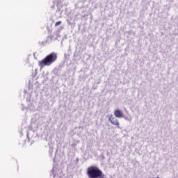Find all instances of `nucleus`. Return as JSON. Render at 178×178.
<instances>
[{"label": "nucleus", "mask_w": 178, "mask_h": 178, "mask_svg": "<svg viewBox=\"0 0 178 178\" xmlns=\"http://www.w3.org/2000/svg\"><path fill=\"white\" fill-rule=\"evenodd\" d=\"M57 59H58V54L55 52H52L48 54L45 57V58H43L42 60H40L38 62V65L41 69H43V67H45V66H51L52 63H54V62H56Z\"/></svg>", "instance_id": "obj_1"}, {"label": "nucleus", "mask_w": 178, "mask_h": 178, "mask_svg": "<svg viewBox=\"0 0 178 178\" xmlns=\"http://www.w3.org/2000/svg\"><path fill=\"white\" fill-rule=\"evenodd\" d=\"M87 175L89 178H104L105 175L102 173V171L97 166H90L87 169Z\"/></svg>", "instance_id": "obj_2"}, {"label": "nucleus", "mask_w": 178, "mask_h": 178, "mask_svg": "<svg viewBox=\"0 0 178 178\" xmlns=\"http://www.w3.org/2000/svg\"><path fill=\"white\" fill-rule=\"evenodd\" d=\"M108 122L111 123V124H113V126H116L118 129H120V123L119 122V120L113 116V114H110L108 115Z\"/></svg>", "instance_id": "obj_3"}, {"label": "nucleus", "mask_w": 178, "mask_h": 178, "mask_svg": "<svg viewBox=\"0 0 178 178\" xmlns=\"http://www.w3.org/2000/svg\"><path fill=\"white\" fill-rule=\"evenodd\" d=\"M114 116L120 119L122 118H124V113L120 109H116L114 111Z\"/></svg>", "instance_id": "obj_4"}, {"label": "nucleus", "mask_w": 178, "mask_h": 178, "mask_svg": "<svg viewBox=\"0 0 178 178\" xmlns=\"http://www.w3.org/2000/svg\"><path fill=\"white\" fill-rule=\"evenodd\" d=\"M60 24H62V21H58L56 22L55 26L57 27V26H60Z\"/></svg>", "instance_id": "obj_5"}]
</instances>
